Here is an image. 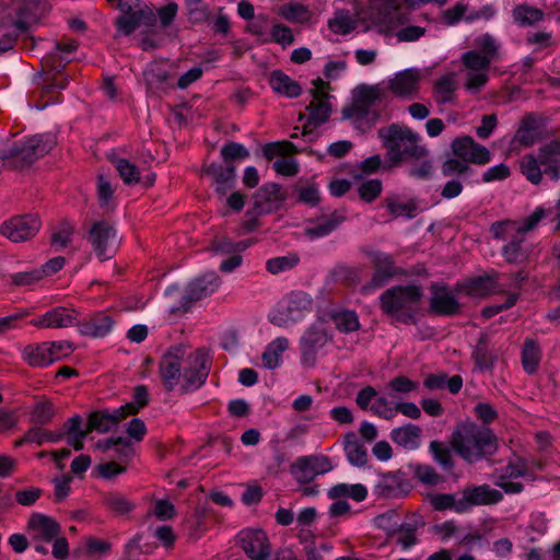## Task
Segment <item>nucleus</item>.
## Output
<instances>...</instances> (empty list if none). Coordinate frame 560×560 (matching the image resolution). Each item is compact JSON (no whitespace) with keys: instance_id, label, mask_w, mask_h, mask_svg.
<instances>
[{"instance_id":"26","label":"nucleus","mask_w":560,"mask_h":560,"mask_svg":"<svg viewBox=\"0 0 560 560\" xmlns=\"http://www.w3.org/2000/svg\"><path fill=\"white\" fill-rule=\"evenodd\" d=\"M329 98H318L315 96L306 106L308 117L303 125V136L312 135L319 126L327 122L331 115V104Z\"/></svg>"},{"instance_id":"13","label":"nucleus","mask_w":560,"mask_h":560,"mask_svg":"<svg viewBox=\"0 0 560 560\" xmlns=\"http://www.w3.org/2000/svg\"><path fill=\"white\" fill-rule=\"evenodd\" d=\"M115 237L116 230L106 220L94 222L91 226L88 241L101 261L107 260L115 255Z\"/></svg>"},{"instance_id":"19","label":"nucleus","mask_w":560,"mask_h":560,"mask_svg":"<svg viewBox=\"0 0 560 560\" xmlns=\"http://www.w3.org/2000/svg\"><path fill=\"white\" fill-rule=\"evenodd\" d=\"M430 292L429 311L431 314L448 317L459 314L460 304L447 285L431 283Z\"/></svg>"},{"instance_id":"41","label":"nucleus","mask_w":560,"mask_h":560,"mask_svg":"<svg viewBox=\"0 0 560 560\" xmlns=\"http://www.w3.org/2000/svg\"><path fill=\"white\" fill-rule=\"evenodd\" d=\"M498 285L497 273L468 279L463 288L470 295L486 296L493 293Z\"/></svg>"},{"instance_id":"64","label":"nucleus","mask_w":560,"mask_h":560,"mask_svg":"<svg viewBox=\"0 0 560 560\" xmlns=\"http://www.w3.org/2000/svg\"><path fill=\"white\" fill-rule=\"evenodd\" d=\"M70 61V58L61 55L58 50L50 51L42 59V67L46 73L55 71L57 75L60 74V70Z\"/></svg>"},{"instance_id":"43","label":"nucleus","mask_w":560,"mask_h":560,"mask_svg":"<svg viewBox=\"0 0 560 560\" xmlns=\"http://www.w3.org/2000/svg\"><path fill=\"white\" fill-rule=\"evenodd\" d=\"M270 86L273 91L288 97H298L302 93L301 85L282 71H273L271 73Z\"/></svg>"},{"instance_id":"54","label":"nucleus","mask_w":560,"mask_h":560,"mask_svg":"<svg viewBox=\"0 0 560 560\" xmlns=\"http://www.w3.org/2000/svg\"><path fill=\"white\" fill-rule=\"evenodd\" d=\"M105 505L117 515H125L135 509V504L125 495L116 492L108 493L104 498Z\"/></svg>"},{"instance_id":"59","label":"nucleus","mask_w":560,"mask_h":560,"mask_svg":"<svg viewBox=\"0 0 560 560\" xmlns=\"http://www.w3.org/2000/svg\"><path fill=\"white\" fill-rule=\"evenodd\" d=\"M328 27L336 34L347 35L353 31L354 24L349 12L342 10L328 21Z\"/></svg>"},{"instance_id":"46","label":"nucleus","mask_w":560,"mask_h":560,"mask_svg":"<svg viewBox=\"0 0 560 560\" xmlns=\"http://www.w3.org/2000/svg\"><path fill=\"white\" fill-rule=\"evenodd\" d=\"M385 206L393 219L400 217L413 219L418 213V205L415 200L401 202L398 198L392 197L385 199Z\"/></svg>"},{"instance_id":"24","label":"nucleus","mask_w":560,"mask_h":560,"mask_svg":"<svg viewBox=\"0 0 560 560\" xmlns=\"http://www.w3.org/2000/svg\"><path fill=\"white\" fill-rule=\"evenodd\" d=\"M40 7V0H13L10 7L12 24L27 32L30 24L39 18Z\"/></svg>"},{"instance_id":"25","label":"nucleus","mask_w":560,"mask_h":560,"mask_svg":"<svg viewBox=\"0 0 560 560\" xmlns=\"http://www.w3.org/2000/svg\"><path fill=\"white\" fill-rule=\"evenodd\" d=\"M203 173L212 177L214 191L220 196H225L235 185V166L211 163L203 166Z\"/></svg>"},{"instance_id":"8","label":"nucleus","mask_w":560,"mask_h":560,"mask_svg":"<svg viewBox=\"0 0 560 560\" xmlns=\"http://www.w3.org/2000/svg\"><path fill=\"white\" fill-rule=\"evenodd\" d=\"M490 233L494 240L506 241L501 249V255L506 262L522 264L527 260L528 252L524 247L525 235L517 231L515 221L493 222L490 226Z\"/></svg>"},{"instance_id":"3","label":"nucleus","mask_w":560,"mask_h":560,"mask_svg":"<svg viewBox=\"0 0 560 560\" xmlns=\"http://www.w3.org/2000/svg\"><path fill=\"white\" fill-rule=\"evenodd\" d=\"M386 156L392 166L400 165L411 160H422L428 156V149L421 144V137L409 127L392 124L377 131Z\"/></svg>"},{"instance_id":"21","label":"nucleus","mask_w":560,"mask_h":560,"mask_svg":"<svg viewBox=\"0 0 560 560\" xmlns=\"http://www.w3.org/2000/svg\"><path fill=\"white\" fill-rule=\"evenodd\" d=\"M26 533L31 541L44 540L51 542L61 533L59 523L43 513H32L27 520Z\"/></svg>"},{"instance_id":"32","label":"nucleus","mask_w":560,"mask_h":560,"mask_svg":"<svg viewBox=\"0 0 560 560\" xmlns=\"http://www.w3.org/2000/svg\"><path fill=\"white\" fill-rule=\"evenodd\" d=\"M346 217L335 210L329 215H322L318 218L313 226H308L305 229V234L310 238H319L329 235L332 231H335L343 221Z\"/></svg>"},{"instance_id":"27","label":"nucleus","mask_w":560,"mask_h":560,"mask_svg":"<svg viewBox=\"0 0 560 560\" xmlns=\"http://www.w3.org/2000/svg\"><path fill=\"white\" fill-rule=\"evenodd\" d=\"M420 73L416 69H406L388 81V89L394 95L411 98L419 91Z\"/></svg>"},{"instance_id":"16","label":"nucleus","mask_w":560,"mask_h":560,"mask_svg":"<svg viewBox=\"0 0 560 560\" xmlns=\"http://www.w3.org/2000/svg\"><path fill=\"white\" fill-rule=\"evenodd\" d=\"M238 544L249 560H268L271 548L262 529L246 528L238 533Z\"/></svg>"},{"instance_id":"60","label":"nucleus","mask_w":560,"mask_h":560,"mask_svg":"<svg viewBox=\"0 0 560 560\" xmlns=\"http://www.w3.org/2000/svg\"><path fill=\"white\" fill-rule=\"evenodd\" d=\"M116 170L126 185H133L140 182L139 168L127 159L116 161Z\"/></svg>"},{"instance_id":"12","label":"nucleus","mask_w":560,"mask_h":560,"mask_svg":"<svg viewBox=\"0 0 560 560\" xmlns=\"http://www.w3.org/2000/svg\"><path fill=\"white\" fill-rule=\"evenodd\" d=\"M330 337L322 323H314L308 326L300 339L301 362L304 366H314L316 354Z\"/></svg>"},{"instance_id":"2","label":"nucleus","mask_w":560,"mask_h":560,"mask_svg":"<svg viewBox=\"0 0 560 560\" xmlns=\"http://www.w3.org/2000/svg\"><path fill=\"white\" fill-rule=\"evenodd\" d=\"M450 445L464 462L475 464L493 456L498 452L499 441L489 427L466 421L455 427Z\"/></svg>"},{"instance_id":"11","label":"nucleus","mask_w":560,"mask_h":560,"mask_svg":"<svg viewBox=\"0 0 560 560\" xmlns=\"http://www.w3.org/2000/svg\"><path fill=\"white\" fill-rule=\"evenodd\" d=\"M332 464L328 456L306 455L300 456L290 465V474L300 483H310L317 475H323L332 469Z\"/></svg>"},{"instance_id":"31","label":"nucleus","mask_w":560,"mask_h":560,"mask_svg":"<svg viewBox=\"0 0 560 560\" xmlns=\"http://www.w3.org/2000/svg\"><path fill=\"white\" fill-rule=\"evenodd\" d=\"M77 325L81 335L101 338L112 330L114 320L110 315L100 312L93 314L83 322H78Z\"/></svg>"},{"instance_id":"1","label":"nucleus","mask_w":560,"mask_h":560,"mask_svg":"<svg viewBox=\"0 0 560 560\" xmlns=\"http://www.w3.org/2000/svg\"><path fill=\"white\" fill-rule=\"evenodd\" d=\"M185 352L173 347L162 357L159 372L166 392L178 387L179 395H187L202 387L209 376L212 360L203 349H198L183 364Z\"/></svg>"},{"instance_id":"35","label":"nucleus","mask_w":560,"mask_h":560,"mask_svg":"<svg viewBox=\"0 0 560 560\" xmlns=\"http://www.w3.org/2000/svg\"><path fill=\"white\" fill-rule=\"evenodd\" d=\"M47 341L26 346L22 351L23 360L32 368H45L52 363Z\"/></svg>"},{"instance_id":"40","label":"nucleus","mask_w":560,"mask_h":560,"mask_svg":"<svg viewBox=\"0 0 560 560\" xmlns=\"http://www.w3.org/2000/svg\"><path fill=\"white\" fill-rule=\"evenodd\" d=\"M457 83L453 73L440 78L433 86V97L440 105L453 103L456 98Z\"/></svg>"},{"instance_id":"9","label":"nucleus","mask_w":560,"mask_h":560,"mask_svg":"<svg viewBox=\"0 0 560 560\" xmlns=\"http://www.w3.org/2000/svg\"><path fill=\"white\" fill-rule=\"evenodd\" d=\"M382 92L377 85H361L358 88L353 103L342 109L343 118H354L358 121L368 120L374 125L381 117L380 110L372 107L381 101Z\"/></svg>"},{"instance_id":"33","label":"nucleus","mask_w":560,"mask_h":560,"mask_svg":"<svg viewBox=\"0 0 560 560\" xmlns=\"http://www.w3.org/2000/svg\"><path fill=\"white\" fill-rule=\"evenodd\" d=\"M422 429L419 425L408 423L390 431V439L397 445L406 450H416L420 445Z\"/></svg>"},{"instance_id":"10","label":"nucleus","mask_w":560,"mask_h":560,"mask_svg":"<svg viewBox=\"0 0 560 560\" xmlns=\"http://www.w3.org/2000/svg\"><path fill=\"white\" fill-rule=\"evenodd\" d=\"M312 304L313 300L310 294L304 291H293L288 295L285 305L269 315V322L278 327L293 325L304 317Z\"/></svg>"},{"instance_id":"51","label":"nucleus","mask_w":560,"mask_h":560,"mask_svg":"<svg viewBox=\"0 0 560 560\" xmlns=\"http://www.w3.org/2000/svg\"><path fill=\"white\" fill-rule=\"evenodd\" d=\"M149 404V393L144 385H138L133 388L132 401L120 406L126 417L137 415Z\"/></svg>"},{"instance_id":"62","label":"nucleus","mask_w":560,"mask_h":560,"mask_svg":"<svg viewBox=\"0 0 560 560\" xmlns=\"http://www.w3.org/2000/svg\"><path fill=\"white\" fill-rule=\"evenodd\" d=\"M280 15L291 23H303L308 20V10L304 4L290 3L281 8Z\"/></svg>"},{"instance_id":"4","label":"nucleus","mask_w":560,"mask_h":560,"mask_svg":"<svg viewBox=\"0 0 560 560\" xmlns=\"http://www.w3.org/2000/svg\"><path fill=\"white\" fill-rule=\"evenodd\" d=\"M422 298L423 289L421 285H394L380 295V310L384 315L399 324L416 325Z\"/></svg>"},{"instance_id":"17","label":"nucleus","mask_w":560,"mask_h":560,"mask_svg":"<svg viewBox=\"0 0 560 560\" xmlns=\"http://www.w3.org/2000/svg\"><path fill=\"white\" fill-rule=\"evenodd\" d=\"M221 285V278L213 271L207 272L186 287L182 298V306L188 311L192 303L200 301L214 293Z\"/></svg>"},{"instance_id":"22","label":"nucleus","mask_w":560,"mask_h":560,"mask_svg":"<svg viewBox=\"0 0 560 560\" xmlns=\"http://www.w3.org/2000/svg\"><path fill=\"white\" fill-rule=\"evenodd\" d=\"M284 199L285 195L279 184L267 183L254 195V212L261 215L276 211Z\"/></svg>"},{"instance_id":"30","label":"nucleus","mask_w":560,"mask_h":560,"mask_svg":"<svg viewBox=\"0 0 560 560\" xmlns=\"http://www.w3.org/2000/svg\"><path fill=\"white\" fill-rule=\"evenodd\" d=\"M471 360L474 361L475 368L481 372L493 370L498 360V353L491 345L488 335H480L471 352Z\"/></svg>"},{"instance_id":"39","label":"nucleus","mask_w":560,"mask_h":560,"mask_svg":"<svg viewBox=\"0 0 560 560\" xmlns=\"http://www.w3.org/2000/svg\"><path fill=\"white\" fill-rule=\"evenodd\" d=\"M452 451V447L450 448L442 441L434 440L429 444V452L434 463L447 474H453L455 470V460Z\"/></svg>"},{"instance_id":"36","label":"nucleus","mask_w":560,"mask_h":560,"mask_svg":"<svg viewBox=\"0 0 560 560\" xmlns=\"http://www.w3.org/2000/svg\"><path fill=\"white\" fill-rule=\"evenodd\" d=\"M541 358L542 351L539 343L534 339H525L521 354V362L524 371L529 375L536 373Z\"/></svg>"},{"instance_id":"55","label":"nucleus","mask_w":560,"mask_h":560,"mask_svg":"<svg viewBox=\"0 0 560 560\" xmlns=\"http://www.w3.org/2000/svg\"><path fill=\"white\" fill-rule=\"evenodd\" d=\"M110 447H114L121 460H129L135 455V448L127 438L118 436L107 439L104 443V451Z\"/></svg>"},{"instance_id":"63","label":"nucleus","mask_w":560,"mask_h":560,"mask_svg":"<svg viewBox=\"0 0 560 560\" xmlns=\"http://www.w3.org/2000/svg\"><path fill=\"white\" fill-rule=\"evenodd\" d=\"M462 61L464 66L467 69L472 70V72L488 71L491 63L489 57L482 56L480 52H477L475 50L465 52L462 57Z\"/></svg>"},{"instance_id":"23","label":"nucleus","mask_w":560,"mask_h":560,"mask_svg":"<svg viewBox=\"0 0 560 560\" xmlns=\"http://www.w3.org/2000/svg\"><path fill=\"white\" fill-rule=\"evenodd\" d=\"M30 324L38 328H67L78 324V313L74 308L56 306L31 319Z\"/></svg>"},{"instance_id":"14","label":"nucleus","mask_w":560,"mask_h":560,"mask_svg":"<svg viewBox=\"0 0 560 560\" xmlns=\"http://www.w3.org/2000/svg\"><path fill=\"white\" fill-rule=\"evenodd\" d=\"M40 225V219L36 214L16 215L1 224L0 233L12 242H24L33 237Z\"/></svg>"},{"instance_id":"7","label":"nucleus","mask_w":560,"mask_h":560,"mask_svg":"<svg viewBox=\"0 0 560 560\" xmlns=\"http://www.w3.org/2000/svg\"><path fill=\"white\" fill-rule=\"evenodd\" d=\"M361 252L370 259L373 273L369 282L362 287V293L369 294L377 289L384 288L392 280L406 277L407 271L397 266L392 254L364 246Z\"/></svg>"},{"instance_id":"48","label":"nucleus","mask_w":560,"mask_h":560,"mask_svg":"<svg viewBox=\"0 0 560 560\" xmlns=\"http://www.w3.org/2000/svg\"><path fill=\"white\" fill-rule=\"evenodd\" d=\"M254 242L252 240L232 241L231 238L223 237L212 243L211 249L215 255H230V253L236 252L240 255L252 246Z\"/></svg>"},{"instance_id":"28","label":"nucleus","mask_w":560,"mask_h":560,"mask_svg":"<svg viewBox=\"0 0 560 560\" xmlns=\"http://www.w3.org/2000/svg\"><path fill=\"white\" fill-rule=\"evenodd\" d=\"M408 492V483L404 481L402 474L385 472L380 475L374 493L384 499H393L405 495Z\"/></svg>"},{"instance_id":"61","label":"nucleus","mask_w":560,"mask_h":560,"mask_svg":"<svg viewBox=\"0 0 560 560\" xmlns=\"http://www.w3.org/2000/svg\"><path fill=\"white\" fill-rule=\"evenodd\" d=\"M459 503L460 499L456 500L451 493H436L430 498V504L435 511L452 510L456 513H465L458 510Z\"/></svg>"},{"instance_id":"58","label":"nucleus","mask_w":560,"mask_h":560,"mask_svg":"<svg viewBox=\"0 0 560 560\" xmlns=\"http://www.w3.org/2000/svg\"><path fill=\"white\" fill-rule=\"evenodd\" d=\"M268 24L269 16L267 14H258L248 23L246 30L249 34L256 36L260 43L267 44L269 43Z\"/></svg>"},{"instance_id":"42","label":"nucleus","mask_w":560,"mask_h":560,"mask_svg":"<svg viewBox=\"0 0 560 560\" xmlns=\"http://www.w3.org/2000/svg\"><path fill=\"white\" fill-rule=\"evenodd\" d=\"M329 318L335 324L336 329L341 334H351L358 331L361 327L359 316L355 311H331L329 313Z\"/></svg>"},{"instance_id":"5","label":"nucleus","mask_w":560,"mask_h":560,"mask_svg":"<svg viewBox=\"0 0 560 560\" xmlns=\"http://www.w3.org/2000/svg\"><path fill=\"white\" fill-rule=\"evenodd\" d=\"M522 175L533 185H539L544 175L550 180L560 179V144L557 139L538 148L537 155L525 154L520 161Z\"/></svg>"},{"instance_id":"56","label":"nucleus","mask_w":560,"mask_h":560,"mask_svg":"<svg viewBox=\"0 0 560 560\" xmlns=\"http://www.w3.org/2000/svg\"><path fill=\"white\" fill-rule=\"evenodd\" d=\"M73 233L74 225L67 220L61 221L51 234V245L56 248L67 247L71 243Z\"/></svg>"},{"instance_id":"29","label":"nucleus","mask_w":560,"mask_h":560,"mask_svg":"<svg viewBox=\"0 0 560 560\" xmlns=\"http://www.w3.org/2000/svg\"><path fill=\"white\" fill-rule=\"evenodd\" d=\"M126 418L120 407L113 411L108 409L96 410L89 415L86 429L90 433L93 431L106 433L116 428Z\"/></svg>"},{"instance_id":"6","label":"nucleus","mask_w":560,"mask_h":560,"mask_svg":"<svg viewBox=\"0 0 560 560\" xmlns=\"http://www.w3.org/2000/svg\"><path fill=\"white\" fill-rule=\"evenodd\" d=\"M56 145L50 135H35L14 141L3 156L14 168H24L48 154Z\"/></svg>"},{"instance_id":"38","label":"nucleus","mask_w":560,"mask_h":560,"mask_svg":"<svg viewBox=\"0 0 560 560\" xmlns=\"http://www.w3.org/2000/svg\"><path fill=\"white\" fill-rule=\"evenodd\" d=\"M289 347L285 337H278L267 345L261 354L262 364L268 370L277 369L282 362V354Z\"/></svg>"},{"instance_id":"37","label":"nucleus","mask_w":560,"mask_h":560,"mask_svg":"<svg viewBox=\"0 0 560 560\" xmlns=\"http://www.w3.org/2000/svg\"><path fill=\"white\" fill-rule=\"evenodd\" d=\"M343 450L347 459L353 466L362 467L368 462V452L360 443L354 432H349L343 438Z\"/></svg>"},{"instance_id":"45","label":"nucleus","mask_w":560,"mask_h":560,"mask_svg":"<svg viewBox=\"0 0 560 560\" xmlns=\"http://www.w3.org/2000/svg\"><path fill=\"white\" fill-rule=\"evenodd\" d=\"M512 16L517 25L527 27L542 21L545 13L536 7L518 4L513 9Z\"/></svg>"},{"instance_id":"15","label":"nucleus","mask_w":560,"mask_h":560,"mask_svg":"<svg viewBox=\"0 0 560 560\" xmlns=\"http://www.w3.org/2000/svg\"><path fill=\"white\" fill-rule=\"evenodd\" d=\"M454 156L470 164L486 165L491 161V152L485 145L476 142L470 136L455 138L451 143Z\"/></svg>"},{"instance_id":"34","label":"nucleus","mask_w":560,"mask_h":560,"mask_svg":"<svg viewBox=\"0 0 560 560\" xmlns=\"http://www.w3.org/2000/svg\"><path fill=\"white\" fill-rule=\"evenodd\" d=\"M50 80L51 82L46 83L39 92V98L36 105L39 109H44L50 104L60 102V90L66 89L69 83L68 78L65 75L54 74Z\"/></svg>"},{"instance_id":"52","label":"nucleus","mask_w":560,"mask_h":560,"mask_svg":"<svg viewBox=\"0 0 560 560\" xmlns=\"http://www.w3.org/2000/svg\"><path fill=\"white\" fill-rule=\"evenodd\" d=\"M417 524L404 523L393 534L396 542L407 550L418 542L417 538Z\"/></svg>"},{"instance_id":"44","label":"nucleus","mask_w":560,"mask_h":560,"mask_svg":"<svg viewBox=\"0 0 560 560\" xmlns=\"http://www.w3.org/2000/svg\"><path fill=\"white\" fill-rule=\"evenodd\" d=\"M538 140L537 124L534 117L526 116L522 119L512 143H518L525 148L532 147Z\"/></svg>"},{"instance_id":"57","label":"nucleus","mask_w":560,"mask_h":560,"mask_svg":"<svg viewBox=\"0 0 560 560\" xmlns=\"http://www.w3.org/2000/svg\"><path fill=\"white\" fill-rule=\"evenodd\" d=\"M54 418V406L50 401H38L34 405L30 419L33 423L45 425L51 422Z\"/></svg>"},{"instance_id":"50","label":"nucleus","mask_w":560,"mask_h":560,"mask_svg":"<svg viewBox=\"0 0 560 560\" xmlns=\"http://www.w3.org/2000/svg\"><path fill=\"white\" fill-rule=\"evenodd\" d=\"M300 262V257L295 253H291L287 256H278L270 258L266 261V270L271 275H279L284 271H289L296 267Z\"/></svg>"},{"instance_id":"49","label":"nucleus","mask_w":560,"mask_h":560,"mask_svg":"<svg viewBox=\"0 0 560 560\" xmlns=\"http://www.w3.org/2000/svg\"><path fill=\"white\" fill-rule=\"evenodd\" d=\"M412 472L415 478L425 486L435 487L445 481L444 476L439 474L434 467L428 464H416Z\"/></svg>"},{"instance_id":"20","label":"nucleus","mask_w":560,"mask_h":560,"mask_svg":"<svg viewBox=\"0 0 560 560\" xmlns=\"http://www.w3.org/2000/svg\"><path fill=\"white\" fill-rule=\"evenodd\" d=\"M459 511L468 512L472 506L497 504L503 500L501 491L491 489L489 485L466 487L462 492Z\"/></svg>"},{"instance_id":"47","label":"nucleus","mask_w":560,"mask_h":560,"mask_svg":"<svg viewBox=\"0 0 560 560\" xmlns=\"http://www.w3.org/2000/svg\"><path fill=\"white\" fill-rule=\"evenodd\" d=\"M441 171L444 176L456 175L457 178L463 180H466L475 175V170L467 162L456 156L444 161Z\"/></svg>"},{"instance_id":"18","label":"nucleus","mask_w":560,"mask_h":560,"mask_svg":"<svg viewBox=\"0 0 560 560\" xmlns=\"http://www.w3.org/2000/svg\"><path fill=\"white\" fill-rule=\"evenodd\" d=\"M156 15L152 8L136 0V9L127 15H119L116 19L117 31L128 36L140 26H154Z\"/></svg>"},{"instance_id":"53","label":"nucleus","mask_w":560,"mask_h":560,"mask_svg":"<svg viewBox=\"0 0 560 560\" xmlns=\"http://www.w3.org/2000/svg\"><path fill=\"white\" fill-rule=\"evenodd\" d=\"M65 436L63 432H52L42 427H32L25 433V440H28L37 445H43L46 442H59Z\"/></svg>"}]
</instances>
